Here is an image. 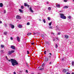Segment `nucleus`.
I'll return each mask as SVG.
<instances>
[{
  "label": "nucleus",
  "mask_w": 74,
  "mask_h": 74,
  "mask_svg": "<svg viewBox=\"0 0 74 74\" xmlns=\"http://www.w3.org/2000/svg\"><path fill=\"white\" fill-rule=\"evenodd\" d=\"M9 62L11 61V62L12 66H16V65H18V62L16 61V60L11 59V60H8Z\"/></svg>",
  "instance_id": "obj_1"
},
{
  "label": "nucleus",
  "mask_w": 74,
  "mask_h": 74,
  "mask_svg": "<svg viewBox=\"0 0 74 74\" xmlns=\"http://www.w3.org/2000/svg\"><path fill=\"white\" fill-rule=\"evenodd\" d=\"M60 16L61 18H62V19H66V17L64 16V14L60 13Z\"/></svg>",
  "instance_id": "obj_2"
},
{
  "label": "nucleus",
  "mask_w": 74,
  "mask_h": 74,
  "mask_svg": "<svg viewBox=\"0 0 74 74\" xmlns=\"http://www.w3.org/2000/svg\"><path fill=\"white\" fill-rule=\"evenodd\" d=\"M14 52H15V51L14 50H12L11 51H9L8 52V55H11V54H12V53H14Z\"/></svg>",
  "instance_id": "obj_3"
},
{
  "label": "nucleus",
  "mask_w": 74,
  "mask_h": 74,
  "mask_svg": "<svg viewBox=\"0 0 74 74\" xmlns=\"http://www.w3.org/2000/svg\"><path fill=\"white\" fill-rule=\"evenodd\" d=\"M22 18L21 16L19 15H18L16 16V19H21Z\"/></svg>",
  "instance_id": "obj_4"
},
{
  "label": "nucleus",
  "mask_w": 74,
  "mask_h": 74,
  "mask_svg": "<svg viewBox=\"0 0 74 74\" xmlns=\"http://www.w3.org/2000/svg\"><path fill=\"white\" fill-rule=\"evenodd\" d=\"M9 25L12 28V29H14V27H15V26L14 25H13L11 24H10Z\"/></svg>",
  "instance_id": "obj_5"
},
{
  "label": "nucleus",
  "mask_w": 74,
  "mask_h": 74,
  "mask_svg": "<svg viewBox=\"0 0 74 74\" xmlns=\"http://www.w3.org/2000/svg\"><path fill=\"white\" fill-rule=\"evenodd\" d=\"M10 48H12V49H15V46L14 45H11Z\"/></svg>",
  "instance_id": "obj_6"
},
{
  "label": "nucleus",
  "mask_w": 74,
  "mask_h": 74,
  "mask_svg": "<svg viewBox=\"0 0 74 74\" xmlns=\"http://www.w3.org/2000/svg\"><path fill=\"white\" fill-rule=\"evenodd\" d=\"M24 6L25 7H27V6L28 7H29V5H28V4H27L26 3H24Z\"/></svg>",
  "instance_id": "obj_7"
},
{
  "label": "nucleus",
  "mask_w": 74,
  "mask_h": 74,
  "mask_svg": "<svg viewBox=\"0 0 74 74\" xmlns=\"http://www.w3.org/2000/svg\"><path fill=\"white\" fill-rule=\"evenodd\" d=\"M48 57H45V62H48Z\"/></svg>",
  "instance_id": "obj_8"
},
{
  "label": "nucleus",
  "mask_w": 74,
  "mask_h": 74,
  "mask_svg": "<svg viewBox=\"0 0 74 74\" xmlns=\"http://www.w3.org/2000/svg\"><path fill=\"white\" fill-rule=\"evenodd\" d=\"M17 40L18 41V42H19L20 41V38L19 36H17Z\"/></svg>",
  "instance_id": "obj_9"
},
{
  "label": "nucleus",
  "mask_w": 74,
  "mask_h": 74,
  "mask_svg": "<svg viewBox=\"0 0 74 74\" xmlns=\"http://www.w3.org/2000/svg\"><path fill=\"white\" fill-rule=\"evenodd\" d=\"M56 7H57L58 8H60V5L59 4H57L56 5Z\"/></svg>",
  "instance_id": "obj_10"
},
{
  "label": "nucleus",
  "mask_w": 74,
  "mask_h": 74,
  "mask_svg": "<svg viewBox=\"0 0 74 74\" xmlns=\"http://www.w3.org/2000/svg\"><path fill=\"white\" fill-rule=\"evenodd\" d=\"M64 36L65 38H66V39H67L69 38V36L68 35H64Z\"/></svg>",
  "instance_id": "obj_11"
},
{
  "label": "nucleus",
  "mask_w": 74,
  "mask_h": 74,
  "mask_svg": "<svg viewBox=\"0 0 74 74\" xmlns=\"http://www.w3.org/2000/svg\"><path fill=\"white\" fill-rule=\"evenodd\" d=\"M29 10L30 11H31V12H34L33 11V10H32V7H31L29 8Z\"/></svg>",
  "instance_id": "obj_12"
},
{
  "label": "nucleus",
  "mask_w": 74,
  "mask_h": 74,
  "mask_svg": "<svg viewBox=\"0 0 74 74\" xmlns=\"http://www.w3.org/2000/svg\"><path fill=\"white\" fill-rule=\"evenodd\" d=\"M18 27H19V28H22V25H18Z\"/></svg>",
  "instance_id": "obj_13"
},
{
  "label": "nucleus",
  "mask_w": 74,
  "mask_h": 74,
  "mask_svg": "<svg viewBox=\"0 0 74 74\" xmlns=\"http://www.w3.org/2000/svg\"><path fill=\"white\" fill-rule=\"evenodd\" d=\"M3 7V4L2 3H0V7Z\"/></svg>",
  "instance_id": "obj_14"
},
{
  "label": "nucleus",
  "mask_w": 74,
  "mask_h": 74,
  "mask_svg": "<svg viewBox=\"0 0 74 74\" xmlns=\"http://www.w3.org/2000/svg\"><path fill=\"white\" fill-rule=\"evenodd\" d=\"M63 8L64 9H66V8H68V7L67 6H65L64 7H63Z\"/></svg>",
  "instance_id": "obj_15"
},
{
  "label": "nucleus",
  "mask_w": 74,
  "mask_h": 74,
  "mask_svg": "<svg viewBox=\"0 0 74 74\" xmlns=\"http://www.w3.org/2000/svg\"><path fill=\"white\" fill-rule=\"evenodd\" d=\"M19 11H20V12H23V10H22V9H19Z\"/></svg>",
  "instance_id": "obj_16"
},
{
  "label": "nucleus",
  "mask_w": 74,
  "mask_h": 74,
  "mask_svg": "<svg viewBox=\"0 0 74 74\" xmlns=\"http://www.w3.org/2000/svg\"><path fill=\"white\" fill-rule=\"evenodd\" d=\"M31 34H32V33H28L27 34V36H30Z\"/></svg>",
  "instance_id": "obj_17"
},
{
  "label": "nucleus",
  "mask_w": 74,
  "mask_h": 74,
  "mask_svg": "<svg viewBox=\"0 0 74 74\" xmlns=\"http://www.w3.org/2000/svg\"><path fill=\"white\" fill-rule=\"evenodd\" d=\"M48 10L49 11H51V8L50 7H49L48 8Z\"/></svg>",
  "instance_id": "obj_18"
},
{
  "label": "nucleus",
  "mask_w": 74,
  "mask_h": 74,
  "mask_svg": "<svg viewBox=\"0 0 74 74\" xmlns=\"http://www.w3.org/2000/svg\"><path fill=\"white\" fill-rule=\"evenodd\" d=\"M4 34H5V35H7V32H4Z\"/></svg>",
  "instance_id": "obj_19"
},
{
  "label": "nucleus",
  "mask_w": 74,
  "mask_h": 74,
  "mask_svg": "<svg viewBox=\"0 0 74 74\" xmlns=\"http://www.w3.org/2000/svg\"><path fill=\"white\" fill-rule=\"evenodd\" d=\"M72 65L73 66H74V61H72Z\"/></svg>",
  "instance_id": "obj_20"
},
{
  "label": "nucleus",
  "mask_w": 74,
  "mask_h": 74,
  "mask_svg": "<svg viewBox=\"0 0 74 74\" xmlns=\"http://www.w3.org/2000/svg\"><path fill=\"white\" fill-rule=\"evenodd\" d=\"M63 72L64 73H66V70L64 69L63 70Z\"/></svg>",
  "instance_id": "obj_21"
},
{
  "label": "nucleus",
  "mask_w": 74,
  "mask_h": 74,
  "mask_svg": "<svg viewBox=\"0 0 74 74\" xmlns=\"http://www.w3.org/2000/svg\"><path fill=\"white\" fill-rule=\"evenodd\" d=\"M52 22H51L49 24V26H51V25H52Z\"/></svg>",
  "instance_id": "obj_22"
},
{
  "label": "nucleus",
  "mask_w": 74,
  "mask_h": 74,
  "mask_svg": "<svg viewBox=\"0 0 74 74\" xmlns=\"http://www.w3.org/2000/svg\"><path fill=\"white\" fill-rule=\"evenodd\" d=\"M41 36L42 37V38H44V35L43 34H42L41 35Z\"/></svg>",
  "instance_id": "obj_23"
},
{
  "label": "nucleus",
  "mask_w": 74,
  "mask_h": 74,
  "mask_svg": "<svg viewBox=\"0 0 74 74\" xmlns=\"http://www.w3.org/2000/svg\"><path fill=\"white\" fill-rule=\"evenodd\" d=\"M1 48H4V46L3 45H1Z\"/></svg>",
  "instance_id": "obj_24"
},
{
  "label": "nucleus",
  "mask_w": 74,
  "mask_h": 74,
  "mask_svg": "<svg viewBox=\"0 0 74 74\" xmlns=\"http://www.w3.org/2000/svg\"><path fill=\"white\" fill-rule=\"evenodd\" d=\"M39 70H42L43 69H44V68H39Z\"/></svg>",
  "instance_id": "obj_25"
},
{
  "label": "nucleus",
  "mask_w": 74,
  "mask_h": 74,
  "mask_svg": "<svg viewBox=\"0 0 74 74\" xmlns=\"http://www.w3.org/2000/svg\"><path fill=\"white\" fill-rule=\"evenodd\" d=\"M24 8V7H23V6H21V9H23Z\"/></svg>",
  "instance_id": "obj_26"
},
{
  "label": "nucleus",
  "mask_w": 74,
  "mask_h": 74,
  "mask_svg": "<svg viewBox=\"0 0 74 74\" xmlns=\"http://www.w3.org/2000/svg\"><path fill=\"white\" fill-rule=\"evenodd\" d=\"M1 53H4V51L3 50H1Z\"/></svg>",
  "instance_id": "obj_27"
},
{
  "label": "nucleus",
  "mask_w": 74,
  "mask_h": 74,
  "mask_svg": "<svg viewBox=\"0 0 74 74\" xmlns=\"http://www.w3.org/2000/svg\"><path fill=\"white\" fill-rule=\"evenodd\" d=\"M48 20H49V21H50V19H50V17H48Z\"/></svg>",
  "instance_id": "obj_28"
},
{
  "label": "nucleus",
  "mask_w": 74,
  "mask_h": 74,
  "mask_svg": "<svg viewBox=\"0 0 74 74\" xmlns=\"http://www.w3.org/2000/svg\"><path fill=\"white\" fill-rule=\"evenodd\" d=\"M43 21L44 22V23H45L46 22V21H45V19H44L43 20Z\"/></svg>",
  "instance_id": "obj_29"
},
{
  "label": "nucleus",
  "mask_w": 74,
  "mask_h": 74,
  "mask_svg": "<svg viewBox=\"0 0 74 74\" xmlns=\"http://www.w3.org/2000/svg\"><path fill=\"white\" fill-rule=\"evenodd\" d=\"M4 25L5 27H6L7 26V24H5Z\"/></svg>",
  "instance_id": "obj_30"
},
{
  "label": "nucleus",
  "mask_w": 74,
  "mask_h": 74,
  "mask_svg": "<svg viewBox=\"0 0 74 74\" xmlns=\"http://www.w3.org/2000/svg\"><path fill=\"white\" fill-rule=\"evenodd\" d=\"M58 45L57 44H56V48H57L58 47Z\"/></svg>",
  "instance_id": "obj_31"
},
{
  "label": "nucleus",
  "mask_w": 74,
  "mask_h": 74,
  "mask_svg": "<svg viewBox=\"0 0 74 74\" xmlns=\"http://www.w3.org/2000/svg\"><path fill=\"white\" fill-rule=\"evenodd\" d=\"M27 25H30V23L29 22H28L27 23Z\"/></svg>",
  "instance_id": "obj_32"
},
{
  "label": "nucleus",
  "mask_w": 74,
  "mask_h": 74,
  "mask_svg": "<svg viewBox=\"0 0 74 74\" xmlns=\"http://www.w3.org/2000/svg\"><path fill=\"white\" fill-rule=\"evenodd\" d=\"M53 27H51V26H50L49 27V28L50 29H52V28H53Z\"/></svg>",
  "instance_id": "obj_33"
},
{
  "label": "nucleus",
  "mask_w": 74,
  "mask_h": 74,
  "mask_svg": "<svg viewBox=\"0 0 74 74\" xmlns=\"http://www.w3.org/2000/svg\"><path fill=\"white\" fill-rule=\"evenodd\" d=\"M42 67H44V64H42Z\"/></svg>",
  "instance_id": "obj_34"
},
{
  "label": "nucleus",
  "mask_w": 74,
  "mask_h": 74,
  "mask_svg": "<svg viewBox=\"0 0 74 74\" xmlns=\"http://www.w3.org/2000/svg\"><path fill=\"white\" fill-rule=\"evenodd\" d=\"M68 18H69V19H71V16H69L68 17Z\"/></svg>",
  "instance_id": "obj_35"
},
{
  "label": "nucleus",
  "mask_w": 74,
  "mask_h": 74,
  "mask_svg": "<svg viewBox=\"0 0 74 74\" xmlns=\"http://www.w3.org/2000/svg\"><path fill=\"white\" fill-rule=\"evenodd\" d=\"M49 64H52V62H50L49 63Z\"/></svg>",
  "instance_id": "obj_36"
},
{
  "label": "nucleus",
  "mask_w": 74,
  "mask_h": 74,
  "mask_svg": "<svg viewBox=\"0 0 74 74\" xmlns=\"http://www.w3.org/2000/svg\"><path fill=\"white\" fill-rule=\"evenodd\" d=\"M10 40H13V38H12V37H11L10 38Z\"/></svg>",
  "instance_id": "obj_37"
},
{
  "label": "nucleus",
  "mask_w": 74,
  "mask_h": 74,
  "mask_svg": "<svg viewBox=\"0 0 74 74\" xmlns=\"http://www.w3.org/2000/svg\"><path fill=\"white\" fill-rule=\"evenodd\" d=\"M26 64L27 66H29V64H27V63H26Z\"/></svg>",
  "instance_id": "obj_38"
},
{
  "label": "nucleus",
  "mask_w": 74,
  "mask_h": 74,
  "mask_svg": "<svg viewBox=\"0 0 74 74\" xmlns=\"http://www.w3.org/2000/svg\"><path fill=\"white\" fill-rule=\"evenodd\" d=\"M26 73H28V71H27V70H26Z\"/></svg>",
  "instance_id": "obj_39"
},
{
  "label": "nucleus",
  "mask_w": 74,
  "mask_h": 74,
  "mask_svg": "<svg viewBox=\"0 0 74 74\" xmlns=\"http://www.w3.org/2000/svg\"><path fill=\"white\" fill-rule=\"evenodd\" d=\"M51 34H53V35H54V34L53 32H51Z\"/></svg>",
  "instance_id": "obj_40"
},
{
  "label": "nucleus",
  "mask_w": 74,
  "mask_h": 74,
  "mask_svg": "<svg viewBox=\"0 0 74 74\" xmlns=\"http://www.w3.org/2000/svg\"><path fill=\"white\" fill-rule=\"evenodd\" d=\"M46 52H47V51H45L44 52V54H46Z\"/></svg>",
  "instance_id": "obj_41"
},
{
  "label": "nucleus",
  "mask_w": 74,
  "mask_h": 74,
  "mask_svg": "<svg viewBox=\"0 0 74 74\" xmlns=\"http://www.w3.org/2000/svg\"><path fill=\"white\" fill-rule=\"evenodd\" d=\"M56 39H57V40H59V39L58 38V37H56Z\"/></svg>",
  "instance_id": "obj_42"
},
{
  "label": "nucleus",
  "mask_w": 74,
  "mask_h": 74,
  "mask_svg": "<svg viewBox=\"0 0 74 74\" xmlns=\"http://www.w3.org/2000/svg\"><path fill=\"white\" fill-rule=\"evenodd\" d=\"M31 44H32V45H34V43H32Z\"/></svg>",
  "instance_id": "obj_43"
},
{
  "label": "nucleus",
  "mask_w": 74,
  "mask_h": 74,
  "mask_svg": "<svg viewBox=\"0 0 74 74\" xmlns=\"http://www.w3.org/2000/svg\"><path fill=\"white\" fill-rule=\"evenodd\" d=\"M27 54H29V52L28 51H27Z\"/></svg>",
  "instance_id": "obj_44"
},
{
  "label": "nucleus",
  "mask_w": 74,
  "mask_h": 74,
  "mask_svg": "<svg viewBox=\"0 0 74 74\" xmlns=\"http://www.w3.org/2000/svg\"><path fill=\"white\" fill-rule=\"evenodd\" d=\"M33 34L35 35V34H36V33L35 32H34Z\"/></svg>",
  "instance_id": "obj_45"
},
{
  "label": "nucleus",
  "mask_w": 74,
  "mask_h": 74,
  "mask_svg": "<svg viewBox=\"0 0 74 74\" xmlns=\"http://www.w3.org/2000/svg\"><path fill=\"white\" fill-rule=\"evenodd\" d=\"M66 74H70V73H69V72H67L66 73Z\"/></svg>",
  "instance_id": "obj_46"
},
{
  "label": "nucleus",
  "mask_w": 74,
  "mask_h": 74,
  "mask_svg": "<svg viewBox=\"0 0 74 74\" xmlns=\"http://www.w3.org/2000/svg\"><path fill=\"white\" fill-rule=\"evenodd\" d=\"M64 2H67V1H66V0H64Z\"/></svg>",
  "instance_id": "obj_47"
},
{
  "label": "nucleus",
  "mask_w": 74,
  "mask_h": 74,
  "mask_svg": "<svg viewBox=\"0 0 74 74\" xmlns=\"http://www.w3.org/2000/svg\"><path fill=\"white\" fill-rule=\"evenodd\" d=\"M58 35H60V33H58Z\"/></svg>",
  "instance_id": "obj_48"
},
{
  "label": "nucleus",
  "mask_w": 74,
  "mask_h": 74,
  "mask_svg": "<svg viewBox=\"0 0 74 74\" xmlns=\"http://www.w3.org/2000/svg\"><path fill=\"white\" fill-rule=\"evenodd\" d=\"M14 74H16V72H14Z\"/></svg>",
  "instance_id": "obj_49"
},
{
  "label": "nucleus",
  "mask_w": 74,
  "mask_h": 74,
  "mask_svg": "<svg viewBox=\"0 0 74 74\" xmlns=\"http://www.w3.org/2000/svg\"><path fill=\"white\" fill-rule=\"evenodd\" d=\"M0 23H2V21H0Z\"/></svg>",
  "instance_id": "obj_50"
},
{
  "label": "nucleus",
  "mask_w": 74,
  "mask_h": 74,
  "mask_svg": "<svg viewBox=\"0 0 74 74\" xmlns=\"http://www.w3.org/2000/svg\"><path fill=\"white\" fill-rule=\"evenodd\" d=\"M4 12H5H5H6V11L4 10Z\"/></svg>",
  "instance_id": "obj_51"
},
{
  "label": "nucleus",
  "mask_w": 74,
  "mask_h": 74,
  "mask_svg": "<svg viewBox=\"0 0 74 74\" xmlns=\"http://www.w3.org/2000/svg\"><path fill=\"white\" fill-rule=\"evenodd\" d=\"M47 4H48L49 3V2H47Z\"/></svg>",
  "instance_id": "obj_52"
},
{
  "label": "nucleus",
  "mask_w": 74,
  "mask_h": 74,
  "mask_svg": "<svg viewBox=\"0 0 74 74\" xmlns=\"http://www.w3.org/2000/svg\"><path fill=\"white\" fill-rule=\"evenodd\" d=\"M53 41H55V39H54L53 40Z\"/></svg>",
  "instance_id": "obj_53"
},
{
  "label": "nucleus",
  "mask_w": 74,
  "mask_h": 74,
  "mask_svg": "<svg viewBox=\"0 0 74 74\" xmlns=\"http://www.w3.org/2000/svg\"><path fill=\"white\" fill-rule=\"evenodd\" d=\"M49 54L51 55H52V54L51 53H50Z\"/></svg>",
  "instance_id": "obj_54"
},
{
  "label": "nucleus",
  "mask_w": 74,
  "mask_h": 74,
  "mask_svg": "<svg viewBox=\"0 0 74 74\" xmlns=\"http://www.w3.org/2000/svg\"><path fill=\"white\" fill-rule=\"evenodd\" d=\"M7 60H8V58H6Z\"/></svg>",
  "instance_id": "obj_55"
},
{
  "label": "nucleus",
  "mask_w": 74,
  "mask_h": 74,
  "mask_svg": "<svg viewBox=\"0 0 74 74\" xmlns=\"http://www.w3.org/2000/svg\"><path fill=\"white\" fill-rule=\"evenodd\" d=\"M62 12V11H60V12Z\"/></svg>",
  "instance_id": "obj_56"
},
{
  "label": "nucleus",
  "mask_w": 74,
  "mask_h": 74,
  "mask_svg": "<svg viewBox=\"0 0 74 74\" xmlns=\"http://www.w3.org/2000/svg\"><path fill=\"white\" fill-rule=\"evenodd\" d=\"M47 51H49V50L48 49V50H47Z\"/></svg>",
  "instance_id": "obj_57"
},
{
  "label": "nucleus",
  "mask_w": 74,
  "mask_h": 74,
  "mask_svg": "<svg viewBox=\"0 0 74 74\" xmlns=\"http://www.w3.org/2000/svg\"><path fill=\"white\" fill-rule=\"evenodd\" d=\"M6 59L7 58V56H6Z\"/></svg>",
  "instance_id": "obj_58"
},
{
  "label": "nucleus",
  "mask_w": 74,
  "mask_h": 74,
  "mask_svg": "<svg viewBox=\"0 0 74 74\" xmlns=\"http://www.w3.org/2000/svg\"><path fill=\"white\" fill-rule=\"evenodd\" d=\"M71 74H74V73H72Z\"/></svg>",
  "instance_id": "obj_59"
},
{
  "label": "nucleus",
  "mask_w": 74,
  "mask_h": 74,
  "mask_svg": "<svg viewBox=\"0 0 74 74\" xmlns=\"http://www.w3.org/2000/svg\"><path fill=\"white\" fill-rule=\"evenodd\" d=\"M32 74H34V73H32Z\"/></svg>",
  "instance_id": "obj_60"
},
{
  "label": "nucleus",
  "mask_w": 74,
  "mask_h": 74,
  "mask_svg": "<svg viewBox=\"0 0 74 74\" xmlns=\"http://www.w3.org/2000/svg\"><path fill=\"white\" fill-rule=\"evenodd\" d=\"M73 1L74 2V0H73Z\"/></svg>",
  "instance_id": "obj_61"
},
{
  "label": "nucleus",
  "mask_w": 74,
  "mask_h": 74,
  "mask_svg": "<svg viewBox=\"0 0 74 74\" xmlns=\"http://www.w3.org/2000/svg\"><path fill=\"white\" fill-rule=\"evenodd\" d=\"M38 68H40V67H38Z\"/></svg>",
  "instance_id": "obj_62"
},
{
  "label": "nucleus",
  "mask_w": 74,
  "mask_h": 74,
  "mask_svg": "<svg viewBox=\"0 0 74 74\" xmlns=\"http://www.w3.org/2000/svg\"><path fill=\"white\" fill-rule=\"evenodd\" d=\"M71 42H70V44H71Z\"/></svg>",
  "instance_id": "obj_63"
}]
</instances>
